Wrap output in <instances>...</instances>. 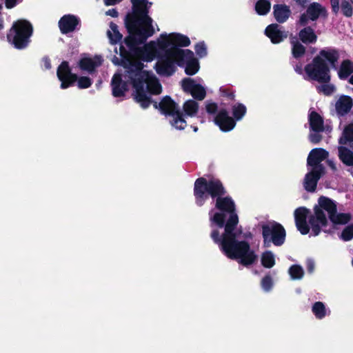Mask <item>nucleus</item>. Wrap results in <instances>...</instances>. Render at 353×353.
I'll return each mask as SVG.
<instances>
[{
	"label": "nucleus",
	"instance_id": "obj_1",
	"mask_svg": "<svg viewBox=\"0 0 353 353\" xmlns=\"http://www.w3.org/2000/svg\"><path fill=\"white\" fill-rule=\"evenodd\" d=\"M238 223L237 214L230 215L225 225V232L222 239H220L219 231L216 230L212 232L211 237L215 243H220L223 252L228 257L237 260L243 265H249L256 261L257 256L250 249L248 242L236 241L238 235L242 232L240 229L235 230Z\"/></svg>",
	"mask_w": 353,
	"mask_h": 353
},
{
	"label": "nucleus",
	"instance_id": "obj_2",
	"mask_svg": "<svg viewBox=\"0 0 353 353\" xmlns=\"http://www.w3.org/2000/svg\"><path fill=\"white\" fill-rule=\"evenodd\" d=\"M143 65L139 60H130L129 69L124 78L130 80L134 88L135 100L145 108L149 106L150 101L147 96L145 85H146L147 90L153 94H159L162 91V88L154 75L143 70Z\"/></svg>",
	"mask_w": 353,
	"mask_h": 353
},
{
	"label": "nucleus",
	"instance_id": "obj_3",
	"mask_svg": "<svg viewBox=\"0 0 353 353\" xmlns=\"http://www.w3.org/2000/svg\"><path fill=\"white\" fill-rule=\"evenodd\" d=\"M134 8L136 9L134 19L128 21L126 26L130 36L125 39V43L133 49L137 45L143 42L155 32L152 25V19L148 15L147 0H131Z\"/></svg>",
	"mask_w": 353,
	"mask_h": 353
},
{
	"label": "nucleus",
	"instance_id": "obj_4",
	"mask_svg": "<svg viewBox=\"0 0 353 353\" xmlns=\"http://www.w3.org/2000/svg\"><path fill=\"white\" fill-rule=\"evenodd\" d=\"M194 193L196 202L199 205H202L208 194L212 198L217 197L216 207L220 210L230 212L231 215L234 214L235 205L233 201L229 197L222 198L221 196L225 193L224 188L220 181L211 179L207 181L204 178H199L194 183Z\"/></svg>",
	"mask_w": 353,
	"mask_h": 353
},
{
	"label": "nucleus",
	"instance_id": "obj_5",
	"mask_svg": "<svg viewBox=\"0 0 353 353\" xmlns=\"http://www.w3.org/2000/svg\"><path fill=\"white\" fill-rule=\"evenodd\" d=\"M167 61H161L157 64V72L160 75L170 76L174 72V63L182 66L185 64V73L188 75L196 74L199 65L198 61L194 58V53L189 50L173 48L166 54Z\"/></svg>",
	"mask_w": 353,
	"mask_h": 353
},
{
	"label": "nucleus",
	"instance_id": "obj_6",
	"mask_svg": "<svg viewBox=\"0 0 353 353\" xmlns=\"http://www.w3.org/2000/svg\"><path fill=\"white\" fill-rule=\"evenodd\" d=\"M339 58V52L334 48H325L320 51L319 54L312 61V63L305 66L307 74L313 80L322 83H327L330 80V68H336Z\"/></svg>",
	"mask_w": 353,
	"mask_h": 353
},
{
	"label": "nucleus",
	"instance_id": "obj_7",
	"mask_svg": "<svg viewBox=\"0 0 353 353\" xmlns=\"http://www.w3.org/2000/svg\"><path fill=\"white\" fill-rule=\"evenodd\" d=\"M327 213L329 219L336 212V205L330 199L325 196H321L319 199L318 204L314 208V214L309 217V224L314 236L319 234L321 228L325 226L327 223V217L324 213Z\"/></svg>",
	"mask_w": 353,
	"mask_h": 353
},
{
	"label": "nucleus",
	"instance_id": "obj_8",
	"mask_svg": "<svg viewBox=\"0 0 353 353\" xmlns=\"http://www.w3.org/2000/svg\"><path fill=\"white\" fill-rule=\"evenodd\" d=\"M57 76L61 81V87L65 89L77 81L78 87L81 89L89 88L92 85V81L87 77H81L77 79V76L72 74L69 68L68 63L63 61L58 68Z\"/></svg>",
	"mask_w": 353,
	"mask_h": 353
},
{
	"label": "nucleus",
	"instance_id": "obj_9",
	"mask_svg": "<svg viewBox=\"0 0 353 353\" xmlns=\"http://www.w3.org/2000/svg\"><path fill=\"white\" fill-rule=\"evenodd\" d=\"M161 38L160 37L157 42L151 41L145 44L142 48H139L137 51V56L139 59L145 61H151L157 56H162L161 59L157 63V64L161 61L167 62L165 48H161ZM169 61H168V62Z\"/></svg>",
	"mask_w": 353,
	"mask_h": 353
},
{
	"label": "nucleus",
	"instance_id": "obj_10",
	"mask_svg": "<svg viewBox=\"0 0 353 353\" xmlns=\"http://www.w3.org/2000/svg\"><path fill=\"white\" fill-rule=\"evenodd\" d=\"M263 236L265 247H269L271 243L279 246L285 241V230L281 224L270 222L263 226Z\"/></svg>",
	"mask_w": 353,
	"mask_h": 353
},
{
	"label": "nucleus",
	"instance_id": "obj_11",
	"mask_svg": "<svg viewBox=\"0 0 353 353\" xmlns=\"http://www.w3.org/2000/svg\"><path fill=\"white\" fill-rule=\"evenodd\" d=\"M161 46L165 48L166 54L173 48H176L175 46H188L190 44L189 38L180 34H161Z\"/></svg>",
	"mask_w": 353,
	"mask_h": 353
},
{
	"label": "nucleus",
	"instance_id": "obj_12",
	"mask_svg": "<svg viewBox=\"0 0 353 353\" xmlns=\"http://www.w3.org/2000/svg\"><path fill=\"white\" fill-rule=\"evenodd\" d=\"M6 39L16 49H22V19H19L12 23L7 32Z\"/></svg>",
	"mask_w": 353,
	"mask_h": 353
},
{
	"label": "nucleus",
	"instance_id": "obj_13",
	"mask_svg": "<svg viewBox=\"0 0 353 353\" xmlns=\"http://www.w3.org/2000/svg\"><path fill=\"white\" fill-rule=\"evenodd\" d=\"M183 90L188 93L196 99L203 100L205 97V90L203 86L198 84L195 81L190 78H185L181 81Z\"/></svg>",
	"mask_w": 353,
	"mask_h": 353
},
{
	"label": "nucleus",
	"instance_id": "obj_14",
	"mask_svg": "<svg viewBox=\"0 0 353 353\" xmlns=\"http://www.w3.org/2000/svg\"><path fill=\"white\" fill-rule=\"evenodd\" d=\"M325 10L324 8L318 3H313L309 6L305 13L303 14L299 19V23L301 26H305L309 21H315L319 16L324 14Z\"/></svg>",
	"mask_w": 353,
	"mask_h": 353
},
{
	"label": "nucleus",
	"instance_id": "obj_15",
	"mask_svg": "<svg viewBox=\"0 0 353 353\" xmlns=\"http://www.w3.org/2000/svg\"><path fill=\"white\" fill-rule=\"evenodd\" d=\"M323 173V168L319 166L312 168L305 177V189L308 192H314L316 189L317 182Z\"/></svg>",
	"mask_w": 353,
	"mask_h": 353
},
{
	"label": "nucleus",
	"instance_id": "obj_16",
	"mask_svg": "<svg viewBox=\"0 0 353 353\" xmlns=\"http://www.w3.org/2000/svg\"><path fill=\"white\" fill-rule=\"evenodd\" d=\"M308 213L309 211L305 208H299L294 211L296 225L302 234H306L310 231V228L306 221Z\"/></svg>",
	"mask_w": 353,
	"mask_h": 353
},
{
	"label": "nucleus",
	"instance_id": "obj_17",
	"mask_svg": "<svg viewBox=\"0 0 353 353\" xmlns=\"http://www.w3.org/2000/svg\"><path fill=\"white\" fill-rule=\"evenodd\" d=\"M214 122L223 131H230L235 126L234 119L228 115V113L225 110L219 111L214 118Z\"/></svg>",
	"mask_w": 353,
	"mask_h": 353
},
{
	"label": "nucleus",
	"instance_id": "obj_18",
	"mask_svg": "<svg viewBox=\"0 0 353 353\" xmlns=\"http://www.w3.org/2000/svg\"><path fill=\"white\" fill-rule=\"evenodd\" d=\"M328 156V152L322 148L313 149L307 157V165L312 168L319 166L323 168L320 163Z\"/></svg>",
	"mask_w": 353,
	"mask_h": 353
},
{
	"label": "nucleus",
	"instance_id": "obj_19",
	"mask_svg": "<svg viewBox=\"0 0 353 353\" xmlns=\"http://www.w3.org/2000/svg\"><path fill=\"white\" fill-rule=\"evenodd\" d=\"M265 34L274 43H279L288 37V34L281 30L277 24L268 26L265 29Z\"/></svg>",
	"mask_w": 353,
	"mask_h": 353
},
{
	"label": "nucleus",
	"instance_id": "obj_20",
	"mask_svg": "<svg viewBox=\"0 0 353 353\" xmlns=\"http://www.w3.org/2000/svg\"><path fill=\"white\" fill-rule=\"evenodd\" d=\"M79 23L78 19L73 15H65L61 18L59 22L60 30L66 34L72 32Z\"/></svg>",
	"mask_w": 353,
	"mask_h": 353
},
{
	"label": "nucleus",
	"instance_id": "obj_21",
	"mask_svg": "<svg viewBox=\"0 0 353 353\" xmlns=\"http://www.w3.org/2000/svg\"><path fill=\"white\" fill-rule=\"evenodd\" d=\"M103 59L101 56L93 57H84L79 61V67L83 70L92 72L96 68L102 64Z\"/></svg>",
	"mask_w": 353,
	"mask_h": 353
},
{
	"label": "nucleus",
	"instance_id": "obj_22",
	"mask_svg": "<svg viewBox=\"0 0 353 353\" xmlns=\"http://www.w3.org/2000/svg\"><path fill=\"white\" fill-rule=\"evenodd\" d=\"M112 93L114 97H121L128 90L126 82H123L121 75L115 74L112 79Z\"/></svg>",
	"mask_w": 353,
	"mask_h": 353
},
{
	"label": "nucleus",
	"instance_id": "obj_23",
	"mask_svg": "<svg viewBox=\"0 0 353 353\" xmlns=\"http://www.w3.org/2000/svg\"><path fill=\"white\" fill-rule=\"evenodd\" d=\"M353 105L352 99L347 96H341L336 103V110L340 115L347 114Z\"/></svg>",
	"mask_w": 353,
	"mask_h": 353
},
{
	"label": "nucleus",
	"instance_id": "obj_24",
	"mask_svg": "<svg viewBox=\"0 0 353 353\" xmlns=\"http://www.w3.org/2000/svg\"><path fill=\"white\" fill-rule=\"evenodd\" d=\"M310 126L314 132H319L324 130L323 119L322 117L314 111L309 114Z\"/></svg>",
	"mask_w": 353,
	"mask_h": 353
},
{
	"label": "nucleus",
	"instance_id": "obj_25",
	"mask_svg": "<svg viewBox=\"0 0 353 353\" xmlns=\"http://www.w3.org/2000/svg\"><path fill=\"white\" fill-rule=\"evenodd\" d=\"M159 108L164 114L171 116H174L176 112H179L176 104L169 97H165L161 100Z\"/></svg>",
	"mask_w": 353,
	"mask_h": 353
},
{
	"label": "nucleus",
	"instance_id": "obj_26",
	"mask_svg": "<svg viewBox=\"0 0 353 353\" xmlns=\"http://www.w3.org/2000/svg\"><path fill=\"white\" fill-rule=\"evenodd\" d=\"M274 14L278 22L283 23L289 18L290 10L285 5H275L274 6Z\"/></svg>",
	"mask_w": 353,
	"mask_h": 353
},
{
	"label": "nucleus",
	"instance_id": "obj_27",
	"mask_svg": "<svg viewBox=\"0 0 353 353\" xmlns=\"http://www.w3.org/2000/svg\"><path fill=\"white\" fill-rule=\"evenodd\" d=\"M299 39L304 43H314L317 40L314 30L310 27H306L302 29L299 33Z\"/></svg>",
	"mask_w": 353,
	"mask_h": 353
},
{
	"label": "nucleus",
	"instance_id": "obj_28",
	"mask_svg": "<svg viewBox=\"0 0 353 353\" xmlns=\"http://www.w3.org/2000/svg\"><path fill=\"white\" fill-rule=\"evenodd\" d=\"M353 142V123L347 125L339 138L340 145H350Z\"/></svg>",
	"mask_w": 353,
	"mask_h": 353
},
{
	"label": "nucleus",
	"instance_id": "obj_29",
	"mask_svg": "<svg viewBox=\"0 0 353 353\" xmlns=\"http://www.w3.org/2000/svg\"><path fill=\"white\" fill-rule=\"evenodd\" d=\"M199 103L193 100L189 99L186 101L183 105V110L184 114L188 117H194L199 112Z\"/></svg>",
	"mask_w": 353,
	"mask_h": 353
},
{
	"label": "nucleus",
	"instance_id": "obj_30",
	"mask_svg": "<svg viewBox=\"0 0 353 353\" xmlns=\"http://www.w3.org/2000/svg\"><path fill=\"white\" fill-rule=\"evenodd\" d=\"M290 44L292 46V54L294 58L302 57L305 52V48L299 41L294 36L290 37Z\"/></svg>",
	"mask_w": 353,
	"mask_h": 353
},
{
	"label": "nucleus",
	"instance_id": "obj_31",
	"mask_svg": "<svg viewBox=\"0 0 353 353\" xmlns=\"http://www.w3.org/2000/svg\"><path fill=\"white\" fill-rule=\"evenodd\" d=\"M341 145L339 147V157L343 163L347 165H353V152Z\"/></svg>",
	"mask_w": 353,
	"mask_h": 353
},
{
	"label": "nucleus",
	"instance_id": "obj_32",
	"mask_svg": "<svg viewBox=\"0 0 353 353\" xmlns=\"http://www.w3.org/2000/svg\"><path fill=\"white\" fill-rule=\"evenodd\" d=\"M352 72L353 63L348 60L343 61L339 71V76L340 79H346Z\"/></svg>",
	"mask_w": 353,
	"mask_h": 353
},
{
	"label": "nucleus",
	"instance_id": "obj_33",
	"mask_svg": "<svg viewBox=\"0 0 353 353\" xmlns=\"http://www.w3.org/2000/svg\"><path fill=\"white\" fill-rule=\"evenodd\" d=\"M33 34V26L28 21L23 20V48L31 42L30 37Z\"/></svg>",
	"mask_w": 353,
	"mask_h": 353
},
{
	"label": "nucleus",
	"instance_id": "obj_34",
	"mask_svg": "<svg viewBox=\"0 0 353 353\" xmlns=\"http://www.w3.org/2000/svg\"><path fill=\"white\" fill-rule=\"evenodd\" d=\"M107 34L112 43H117L122 38V35L118 30L117 26L114 23H110V30L108 31Z\"/></svg>",
	"mask_w": 353,
	"mask_h": 353
},
{
	"label": "nucleus",
	"instance_id": "obj_35",
	"mask_svg": "<svg viewBox=\"0 0 353 353\" xmlns=\"http://www.w3.org/2000/svg\"><path fill=\"white\" fill-rule=\"evenodd\" d=\"M351 219V215L347 213H339L336 212L334 213L333 215L331 216L330 220L334 223V224H345L347 223Z\"/></svg>",
	"mask_w": 353,
	"mask_h": 353
},
{
	"label": "nucleus",
	"instance_id": "obj_36",
	"mask_svg": "<svg viewBox=\"0 0 353 353\" xmlns=\"http://www.w3.org/2000/svg\"><path fill=\"white\" fill-rule=\"evenodd\" d=\"M261 263L267 268H270L274 265L275 260L274 255L270 251H267L263 253L261 256Z\"/></svg>",
	"mask_w": 353,
	"mask_h": 353
},
{
	"label": "nucleus",
	"instance_id": "obj_37",
	"mask_svg": "<svg viewBox=\"0 0 353 353\" xmlns=\"http://www.w3.org/2000/svg\"><path fill=\"white\" fill-rule=\"evenodd\" d=\"M255 10L259 14H265L270 10V3L268 0H259L256 3Z\"/></svg>",
	"mask_w": 353,
	"mask_h": 353
},
{
	"label": "nucleus",
	"instance_id": "obj_38",
	"mask_svg": "<svg viewBox=\"0 0 353 353\" xmlns=\"http://www.w3.org/2000/svg\"><path fill=\"white\" fill-rule=\"evenodd\" d=\"M172 117V121H171L172 125L176 129L182 130L186 126V121L183 118L180 112H176L174 116Z\"/></svg>",
	"mask_w": 353,
	"mask_h": 353
},
{
	"label": "nucleus",
	"instance_id": "obj_39",
	"mask_svg": "<svg viewBox=\"0 0 353 353\" xmlns=\"http://www.w3.org/2000/svg\"><path fill=\"white\" fill-rule=\"evenodd\" d=\"M312 312L318 319H322L326 315L325 305L320 301L316 302L312 307Z\"/></svg>",
	"mask_w": 353,
	"mask_h": 353
},
{
	"label": "nucleus",
	"instance_id": "obj_40",
	"mask_svg": "<svg viewBox=\"0 0 353 353\" xmlns=\"http://www.w3.org/2000/svg\"><path fill=\"white\" fill-rule=\"evenodd\" d=\"M303 273L304 272L302 267L297 265H294L289 269V274L293 279H301L303 276Z\"/></svg>",
	"mask_w": 353,
	"mask_h": 353
},
{
	"label": "nucleus",
	"instance_id": "obj_41",
	"mask_svg": "<svg viewBox=\"0 0 353 353\" xmlns=\"http://www.w3.org/2000/svg\"><path fill=\"white\" fill-rule=\"evenodd\" d=\"M233 114L236 119H241L246 112V108L242 104H238L233 107Z\"/></svg>",
	"mask_w": 353,
	"mask_h": 353
},
{
	"label": "nucleus",
	"instance_id": "obj_42",
	"mask_svg": "<svg viewBox=\"0 0 353 353\" xmlns=\"http://www.w3.org/2000/svg\"><path fill=\"white\" fill-rule=\"evenodd\" d=\"M341 10L343 14L347 17H351L353 14L352 6L346 0L341 1Z\"/></svg>",
	"mask_w": 353,
	"mask_h": 353
},
{
	"label": "nucleus",
	"instance_id": "obj_43",
	"mask_svg": "<svg viewBox=\"0 0 353 353\" xmlns=\"http://www.w3.org/2000/svg\"><path fill=\"white\" fill-rule=\"evenodd\" d=\"M341 238L344 241H349L353 238V225H350L343 230Z\"/></svg>",
	"mask_w": 353,
	"mask_h": 353
},
{
	"label": "nucleus",
	"instance_id": "obj_44",
	"mask_svg": "<svg viewBox=\"0 0 353 353\" xmlns=\"http://www.w3.org/2000/svg\"><path fill=\"white\" fill-rule=\"evenodd\" d=\"M317 90L320 92H323L326 95H329L331 94L334 91V87L331 84H323L319 85L317 87Z\"/></svg>",
	"mask_w": 353,
	"mask_h": 353
},
{
	"label": "nucleus",
	"instance_id": "obj_45",
	"mask_svg": "<svg viewBox=\"0 0 353 353\" xmlns=\"http://www.w3.org/2000/svg\"><path fill=\"white\" fill-rule=\"evenodd\" d=\"M224 219V215L219 212H216L213 216H210V221L216 223L219 227H223Z\"/></svg>",
	"mask_w": 353,
	"mask_h": 353
},
{
	"label": "nucleus",
	"instance_id": "obj_46",
	"mask_svg": "<svg viewBox=\"0 0 353 353\" xmlns=\"http://www.w3.org/2000/svg\"><path fill=\"white\" fill-rule=\"evenodd\" d=\"M195 51H196V54L201 57L206 55L207 50H206V46H205V43H199L198 44H196L195 46Z\"/></svg>",
	"mask_w": 353,
	"mask_h": 353
},
{
	"label": "nucleus",
	"instance_id": "obj_47",
	"mask_svg": "<svg viewBox=\"0 0 353 353\" xmlns=\"http://www.w3.org/2000/svg\"><path fill=\"white\" fill-rule=\"evenodd\" d=\"M262 288L265 290L268 291L272 285V281L270 276H266L261 281Z\"/></svg>",
	"mask_w": 353,
	"mask_h": 353
},
{
	"label": "nucleus",
	"instance_id": "obj_48",
	"mask_svg": "<svg viewBox=\"0 0 353 353\" xmlns=\"http://www.w3.org/2000/svg\"><path fill=\"white\" fill-rule=\"evenodd\" d=\"M316 132L311 133L309 136L310 141L313 143H318L322 139V137Z\"/></svg>",
	"mask_w": 353,
	"mask_h": 353
},
{
	"label": "nucleus",
	"instance_id": "obj_49",
	"mask_svg": "<svg viewBox=\"0 0 353 353\" xmlns=\"http://www.w3.org/2000/svg\"><path fill=\"white\" fill-rule=\"evenodd\" d=\"M330 3L333 12L337 13L339 10V0H330Z\"/></svg>",
	"mask_w": 353,
	"mask_h": 353
},
{
	"label": "nucleus",
	"instance_id": "obj_50",
	"mask_svg": "<svg viewBox=\"0 0 353 353\" xmlns=\"http://www.w3.org/2000/svg\"><path fill=\"white\" fill-rule=\"evenodd\" d=\"M307 269L309 272H312L314 270L315 263L312 259H307L306 262Z\"/></svg>",
	"mask_w": 353,
	"mask_h": 353
},
{
	"label": "nucleus",
	"instance_id": "obj_51",
	"mask_svg": "<svg viewBox=\"0 0 353 353\" xmlns=\"http://www.w3.org/2000/svg\"><path fill=\"white\" fill-rule=\"evenodd\" d=\"M17 4V0H5V6L8 9L14 8Z\"/></svg>",
	"mask_w": 353,
	"mask_h": 353
},
{
	"label": "nucleus",
	"instance_id": "obj_52",
	"mask_svg": "<svg viewBox=\"0 0 353 353\" xmlns=\"http://www.w3.org/2000/svg\"><path fill=\"white\" fill-rule=\"evenodd\" d=\"M217 109V106L215 103H208L206 105V110L209 113H214Z\"/></svg>",
	"mask_w": 353,
	"mask_h": 353
},
{
	"label": "nucleus",
	"instance_id": "obj_53",
	"mask_svg": "<svg viewBox=\"0 0 353 353\" xmlns=\"http://www.w3.org/2000/svg\"><path fill=\"white\" fill-rule=\"evenodd\" d=\"M220 91L223 93V95L225 96H227V97H231V98H233L234 97V94L232 91H230L229 90H228V88H221L220 89Z\"/></svg>",
	"mask_w": 353,
	"mask_h": 353
},
{
	"label": "nucleus",
	"instance_id": "obj_54",
	"mask_svg": "<svg viewBox=\"0 0 353 353\" xmlns=\"http://www.w3.org/2000/svg\"><path fill=\"white\" fill-rule=\"evenodd\" d=\"M106 14L111 16L112 17H118V12L116 9H110L106 12Z\"/></svg>",
	"mask_w": 353,
	"mask_h": 353
},
{
	"label": "nucleus",
	"instance_id": "obj_55",
	"mask_svg": "<svg viewBox=\"0 0 353 353\" xmlns=\"http://www.w3.org/2000/svg\"><path fill=\"white\" fill-rule=\"evenodd\" d=\"M43 64L46 69H50L51 68L50 61L48 58L43 59Z\"/></svg>",
	"mask_w": 353,
	"mask_h": 353
},
{
	"label": "nucleus",
	"instance_id": "obj_56",
	"mask_svg": "<svg viewBox=\"0 0 353 353\" xmlns=\"http://www.w3.org/2000/svg\"><path fill=\"white\" fill-rule=\"evenodd\" d=\"M103 1L106 6H112V5H114V4L121 1L122 0H103Z\"/></svg>",
	"mask_w": 353,
	"mask_h": 353
},
{
	"label": "nucleus",
	"instance_id": "obj_57",
	"mask_svg": "<svg viewBox=\"0 0 353 353\" xmlns=\"http://www.w3.org/2000/svg\"><path fill=\"white\" fill-rule=\"evenodd\" d=\"M296 1L301 6H305L307 3H309L310 0H296Z\"/></svg>",
	"mask_w": 353,
	"mask_h": 353
},
{
	"label": "nucleus",
	"instance_id": "obj_58",
	"mask_svg": "<svg viewBox=\"0 0 353 353\" xmlns=\"http://www.w3.org/2000/svg\"><path fill=\"white\" fill-rule=\"evenodd\" d=\"M349 83L353 85V74L350 77Z\"/></svg>",
	"mask_w": 353,
	"mask_h": 353
},
{
	"label": "nucleus",
	"instance_id": "obj_59",
	"mask_svg": "<svg viewBox=\"0 0 353 353\" xmlns=\"http://www.w3.org/2000/svg\"><path fill=\"white\" fill-rule=\"evenodd\" d=\"M295 70H296V71L297 72H299V73H301V68H296Z\"/></svg>",
	"mask_w": 353,
	"mask_h": 353
},
{
	"label": "nucleus",
	"instance_id": "obj_60",
	"mask_svg": "<svg viewBox=\"0 0 353 353\" xmlns=\"http://www.w3.org/2000/svg\"><path fill=\"white\" fill-rule=\"evenodd\" d=\"M2 8H3V6H2V4L0 3V10L2 9Z\"/></svg>",
	"mask_w": 353,
	"mask_h": 353
},
{
	"label": "nucleus",
	"instance_id": "obj_61",
	"mask_svg": "<svg viewBox=\"0 0 353 353\" xmlns=\"http://www.w3.org/2000/svg\"><path fill=\"white\" fill-rule=\"evenodd\" d=\"M194 130L196 132L197 130V128H194Z\"/></svg>",
	"mask_w": 353,
	"mask_h": 353
}]
</instances>
